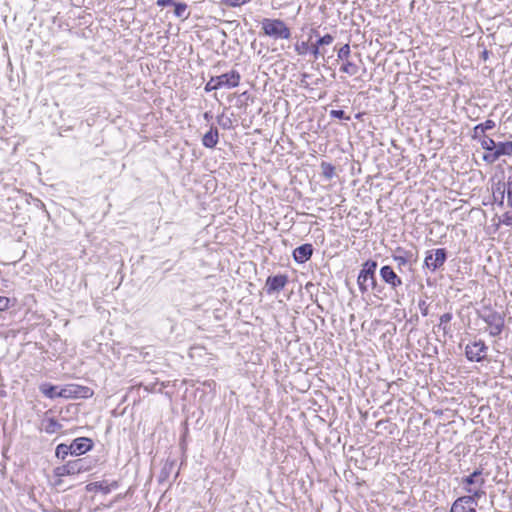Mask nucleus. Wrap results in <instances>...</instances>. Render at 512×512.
<instances>
[{"label": "nucleus", "instance_id": "obj_1", "mask_svg": "<svg viewBox=\"0 0 512 512\" xmlns=\"http://www.w3.org/2000/svg\"><path fill=\"white\" fill-rule=\"evenodd\" d=\"M376 269L377 262L374 260H368L363 263L357 278V283L362 293H366L369 290L374 292H381L383 290V288L377 284L375 277Z\"/></svg>", "mask_w": 512, "mask_h": 512}, {"label": "nucleus", "instance_id": "obj_2", "mask_svg": "<svg viewBox=\"0 0 512 512\" xmlns=\"http://www.w3.org/2000/svg\"><path fill=\"white\" fill-rule=\"evenodd\" d=\"M261 28L264 35L275 40L291 38L290 28L281 19L264 18L261 21Z\"/></svg>", "mask_w": 512, "mask_h": 512}, {"label": "nucleus", "instance_id": "obj_3", "mask_svg": "<svg viewBox=\"0 0 512 512\" xmlns=\"http://www.w3.org/2000/svg\"><path fill=\"white\" fill-rule=\"evenodd\" d=\"M483 321L489 326V334L493 337L500 335L504 329V316L496 311L482 316Z\"/></svg>", "mask_w": 512, "mask_h": 512}, {"label": "nucleus", "instance_id": "obj_4", "mask_svg": "<svg viewBox=\"0 0 512 512\" xmlns=\"http://www.w3.org/2000/svg\"><path fill=\"white\" fill-rule=\"evenodd\" d=\"M447 259V252L444 248L430 250L424 259V266L431 271L441 268Z\"/></svg>", "mask_w": 512, "mask_h": 512}, {"label": "nucleus", "instance_id": "obj_5", "mask_svg": "<svg viewBox=\"0 0 512 512\" xmlns=\"http://www.w3.org/2000/svg\"><path fill=\"white\" fill-rule=\"evenodd\" d=\"M488 347L483 340L474 341L465 347V356L471 362H481L485 359Z\"/></svg>", "mask_w": 512, "mask_h": 512}, {"label": "nucleus", "instance_id": "obj_6", "mask_svg": "<svg viewBox=\"0 0 512 512\" xmlns=\"http://www.w3.org/2000/svg\"><path fill=\"white\" fill-rule=\"evenodd\" d=\"M59 395L63 398H89L93 395V390L86 386L69 384L59 390Z\"/></svg>", "mask_w": 512, "mask_h": 512}, {"label": "nucleus", "instance_id": "obj_7", "mask_svg": "<svg viewBox=\"0 0 512 512\" xmlns=\"http://www.w3.org/2000/svg\"><path fill=\"white\" fill-rule=\"evenodd\" d=\"M512 155V141L506 142H498L496 143V148L491 153H485L483 155V160L492 164L496 162L501 156H510Z\"/></svg>", "mask_w": 512, "mask_h": 512}, {"label": "nucleus", "instance_id": "obj_8", "mask_svg": "<svg viewBox=\"0 0 512 512\" xmlns=\"http://www.w3.org/2000/svg\"><path fill=\"white\" fill-rule=\"evenodd\" d=\"M381 279L392 289L397 290L398 287L402 286V279L397 275L394 269L390 265H385L380 268Z\"/></svg>", "mask_w": 512, "mask_h": 512}, {"label": "nucleus", "instance_id": "obj_9", "mask_svg": "<svg viewBox=\"0 0 512 512\" xmlns=\"http://www.w3.org/2000/svg\"><path fill=\"white\" fill-rule=\"evenodd\" d=\"M287 283L288 276L285 274L269 276L265 282L266 293L272 295L276 292H279L286 286Z\"/></svg>", "mask_w": 512, "mask_h": 512}, {"label": "nucleus", "instance_id": "obj_10", "mask_svg": "<svg viewBox=\"0 0 512 512\" xmlns=\"http://www.w3.org/2000/svg\"><path fill=\"white\" fill-rule=\"evenodd\" d=\"M393 260L397 263L398 269L401 271L402 267L408 263H415L416 257L410 250H404L403 248H397L395 253L392 255Z\"/></svg>", "mask_w": 512, "mask_h": 512}, {"label": "nucleus", "instance_id": "obj_11", "mask_svg": "<svg viewBox=\"0 0 512 512\" xmlns=\"http://www.w3.org/2000/svg\"><path fill=\"white\" fill-rule=\"evenodd\" d=\"M93 447L92 440L86 437H79L72 441L70 444V449L72 451V455L79 456L82 455Z\"/></svg>", "mask_w": 512, "mask_h": 512}, {"label": "nucleus", "instance_id": "obj_12", "mask_svg": "<svg viewBox=\"0 0 512 512\" xmlns=\"http://www.w3.org/2000/svg\"><path fill=\"white\" fill-rule=\"evenodd\" d=\"M69 464L73 475L88 472L94 467V461L87 457L71 460Z\"/></svg>", "mask_w": 512, "mask_h": 512}, {"label": "nucleus", "instance_id": "obj_13", "mask_svg": "<svg viewBox=\"0 0 512 512\" xmlns=\"http://www.w3.org/2000/svg\"><path fill=\"white\" fill-rule=\"evenodd\" d=\"M218 79L221 87L225 88H234L237 87L240 83V74L236 70H231L228 73L222 74L220 76H215Z\"/></svg>", "mask_w": 512, "mask_h": 512}, {"label": "nucleus", "instance_id": "obj_14", "mask_svg": "<svg viewBox=\"0 0 512 512\" xmlns=\"http://www.w3.org/2000/svg\"><path fill=\"white\" fill-rule=\"evenodd\" d=\"M313 254V246L309 243L298 246L293 251V258L297 263H305Z\"/></svg>", "mask_w": 512, "mask_h": 512}, {"label": "nucleus", "instance_id": "obj_15", "mask_svg": "<svg viewBox=\"0 0 512 512\" xmlns=\"http://www.w3.org/2000/svg\"><path fill=\"white\" fill-rule=\"evenodd\" d=\"M119 484L117 481H113L110 484H107L105 481L92 482L86 485V490L88 492L92 491H101L104 494H109L113 489L118 488Z\"/></svg>", "mask_w": 512, "mask_h": 512}, {"label": "nucleus", "instance_id": "obj_16", "mask_svg": "<svg viewBox=\"0 0 512 512\" xmlns=\"http://www.w3.org/2000/svg\"><path fill=\"white\" fill-rule=\"evenodd\" d=\"M482 474L483 469H476L470 475L463 477L461 483L464 485V487H471L475 484H477L479 487H482L485 484V479L481 478Z\"/></svg>", "mask_w": 512, "mask_h": 512}, {"label": "nucleus", "instance_id": "obj_17", "mask_svg": "<svg viewBox=\"0 0 512 512\" xmlns=\"http://www.w3.org/2000/svg\"><path fill=\"white\" fill-rule=\"evenodd\" d=\"M218 141V129L214 126H211L209 131H207L202 137V145L206 148L212 149L217 145Z\"/></svg>", "mask_w": 512, "mask_h": 512}, {"label": "nucleus", "instance_id": "obj_18", "mask_svg": "<svg viewBox=\"0 0 512 512\" xmlns=\"http://www.w3.org/2000/svg\"><path fill=\"white\" fill-rule=\"evenodd\" d=\"M62 425L54 418L45 417L41 421V429L48 434H54L61 430Z\"/></svg>", "mask_w": 512, "mask_h": 512}, {"label": "nucleus", "instance_id": "obj_19", "mask_svg": "<svg viewBox=\"0 0 512 512\" xmlns=\"http://www.w3.org/2000/svg\"><path fill=\"white\" fill-rule=\"evenodd\" d=\"M494 127H495V122L493 120H490V119L486 120L483 123L477 124L473 128L472 138L473 139H480V137H483V135H485L486 131L492 130Z\"/></svg>", "mask_w": 512, "mask_h": 512}, {"label": "nucleus", "instance_id": "obj_20", "mask_svg": "<svg viewBox=\"0 0 512 512\" xmlns=\"http://www.w3.org/2000/svg\"><path fill=\"white\" fill-rule=\"evenodd\" d=\"M467 505L470 504V499L465 496L458 497L451 505L450 512H467Z\"/></svg>", "mask_w": 512, "mask_h": 512}, {"label": "nucleus", "instance_id": "obj_21", "mask_svg": "<svg viewBox=\"0 0 512 512\" xmlns=\"http://www.w3.org/2000/svg\"><path fill=\"white\" fill-rule=\"evenodd\" d=\"M479 487V489H473L472 487H464V490L470 495H464L467 499H470V504L477 505V501L485 494V492Z\"/></svg>", "mask_w": 512, "mask_h": 512}, {"label": "nucleus", "instance_id": "obj_22", "mask_svg": "<svg viewBox=\"0 0 512 512\" xmlns=\"http://www.w3.org/2000/svg\"><path fill=\"white\" fill-rule=\"evenodd\" d=\"M506 192V184L501 182L497 183L496 189L493 192V197L495 201H498L499 206H503Z\"/></svg>", "mask_w": 512, "mask_h": 512}, {"label": "nucleus", "instance_id": "obj_23", "mask_svg": "<svg viewBox=\"0 0 512 512\" xmlns=\"http://www.w3.org/2000/svg\"><path fill=\"white\" fill-rule=\"evenodd\" d=\"M40 390L41 392L48 398L50 399H53V398H56V397H61L59 395V391H58V388L54 385H50V384H44V385H41L40 386Z\"/></svg>", "mask_w": 512, "mask_h": 512}, {"label": "nucleus", "instance_id": "obj_24", "mask_svg": "<svg viewBox=\"0 0 512 512\" xmlns=\"http://www.w3.org/2000/svg\"><path fill=\"white\" fill-rule=\"evenodd\" d=\"M175 462L173 460H167L165 464L163 465L160 475H159V481L163 482L168 479L170 473L174 469Z\"/></svg>", "mask_w": 512, "mask_h": 512}, {"label": "nucleus", "instance_id": "obj_25", "mask_svg": "<svg viewBox=\"0 0 512 512\" xmlns=\"http://www.w3.org/2000/svg\"><path fill=\"white\" fill-rule=\"evenodd\" d=\"M478 140L480 142L481 147L486 151V153H491L492 151H494V148H496V142L486 135H483V137H480V139Z\"/></svg>", "mask_w": 512, "mask_h": 512}, {"label": "nucleus", "instance_id": "obj_26", "mask_svg": "<svg viewBox=\"0 0 512 512\" xmlns=\"http://www.w3.org/2000/svg\"><path fill=\"white\" fill-rule=\"evenodd\" d=\"M340 71L350 76H354L359 72V67L355 63L347 60L340 67Z\"/></svg>", "mask_w": 512, "mask_h": 512}, {"label": "nucleus", "instance_id": "obj_27", "mask_svg": "<svg viewBox=\"0 0 512 512\" xmlns=\"http://www.w3.org/2000/svg\"><path fill=\"white\" fill-rule=\"evenodd\" d=\"M69 454L72 455L70 445L61 443L56 447L55 455L57 458L64 460Z\"/></svg>", "mask_w": 512, "mask_h": 512}, {"label": "nucleus", "instance_id": "obj_28", "mask_svg": "<svg viewBox=\"0 0 512 512\" xmlns=\"http://www.w3.org/2000/svg\"><path fill=\"white\" fill-rule=\"evenodd\" d=\"M53 473L58 478H61V477H64V476L73 475L72 471H71V467H70L69 461L66 464H64V465H61V466H58V467L54 468Z\"/></svg>", "mask_w": 512, "mask_h": 512}, {"label": "nucleus", "instance_id": "obj_29", "mask_svg": "<svg viewBox=\"0 0 512 512\" xmlns=\"http://www.w3.org/2000/svg\"><path fill=\"white\" fill-rule=\"evenodd\" d=\"M174 14L178 18L187 19L189 13H187V5L185 3H174Z\"/></svg>", "mask_w": 512, "mask_h": 512}, {"label": "nucleus", "instance_id": "obj_30", "mask_svg": "<svg viewBox=\"0 0 512 512\" xmlns=\"http://www.w3.org/2000/svg\"><path fill=\"white\" fill-rule=\"evenodd\" d=\"M321 169H322V175L326 179H332L334 177V175H335V167L332 164L326 163V162H322Z\"/></svg>", "mask_w": 512, "mask_h": 512}, {"label": "nucleus", "instance_id": "obj_31", "mask_svg": "<svg viewBox=\"0 0 512 512\" xmlns=\"http://www.w3.org/2000/svg\"><path fill=\"white\" fill-rule=\"evenodd\" d=\"M217 123L223 128V129H230L232 128V120L230 117L225 116L223 113L221 115L217 116Z\"/></svg>", "mask_w": 512, "mask_h": 512}, {"label": "nucleus", "instance_id": "obj_32", "mask_svg": "<svg viewBox=\"0 0 512 512\" xmlns=\"http://www.w3.org/2000/svg\"><path fill=\"white\" fill-rule=\"evenodd\" d=\"M350 53H351V50H350V46L349 44H345L343 45L339 50H338V53H337V57L338 59L340 60H345L347 61L349 56H350Z\"/></svg>", "mask_w": 512, "mask_h": 512}, {"label": "nucleus", "instance_id": "obj_33", "mask_svg": "<svg viewBox=\"0 0 512 512\" xmlns=\"http://www.w3.org/2000/svg\"><path fill=\"white\" fill-rule=\"evenodd\" d=\"M221 88L222 87L219 84L218 79H216V77H211L210 80L206 83L204 89H205L206 92H210V91L218 90V89H221Z\"/></svg>", "mask_w": 512, "mask_h": 512}, {"label": "nucleus", "instance_id": "obj_34", "mask_svg": "<svg viewBox=\"0 0 512 512\" xmlns=\"http://www.w3.org/2000/svg\"><path fill=\"white\" fill-rule=\"evenodd\" d=\"M13 306V301L5 296H0V312L8 310Z\"/></svg>", "mask_w": 512, "mask_h": 512}, {"label": "nucleus", "instance_id": "obj_35", "mask_svg": "<svg viewBox=\"0 0 512 512\" xmlns=\"http://www.w3.org/2000/svg\"><path fill=\"white\" fill-rule=\"evenodd\" d=\"M451 319H452V314L451 313H444L443 315L440 316L439 327L443 328L444 333H447V326H446V324H448L451 321Z\"/></svg>", "mask_w": 512, "mask_h": 512}, {"label": "nucleus", "instance_id": "obj_36", "mask_svg": "<svg viewBox=\"0 0 512 512\" xmlns=\"http://www.w3.org/2000/svg\"><path fill=\"white\" fill-rule=\"evenodd\" d=\"M310 49V46L308 44V42H301V43H297L295 45V51L297 52L298 55H304L306 54Z\"/></svg>", "mask_w": 512, "mask_h": 512}, {"label": "nucleus", "instance_id": "obj_37", "mask_svg": "<svg viewBox=\"0 0 512 512\" xmlns=\"http://www.w3.org/2000/svg\"><path fill=\"white\" fill-rule=\"evenodd\" d=\"M334 41V37L330 34H326L322 37H320L316 43L321 47L324 45H330Z\"/></svg>", "mask_w": 512, "mask_h": 512}, {"label": "nucleus", "instance_id": "obj_38", "mask_svg": "<svg viewBox=\"0 0 512 512\" xmlns=\"http://www.w3.org/2000/svg\"><path fill=\"white\" fill-rule=\"evenodd\" d=\"M330 116L341 120H350V117L347 116L343 110H331Z\"/></svg>", "mask_w": 512, "mask_h": 512}, {"label": "nucleus", "instance_id": "obj_39", "mask_svg": "<svg viewBox=\"0 0 512 512\" xmlns=\"http://www.w3.org/2000/svg\"><path fill=\"white\" fill-rule=\"evenodd\" d=\"M230 7H238L250 2L251 0H223Z\"/></svg>", "mask_w": 512, "mask_h": 512}, {"label": "nucleus", "instance_id": "obj_40", "mask_svg": "<svg viewBox=\"0 0 512 512\" xmlns=\"http://www.w3.org/2000/svg\"><path fill=\"white\" fill-rule=\"evenodd\" d=\"M419 310L423 316H427L429 313V304L425 300H420L418 303Z\"/></svg>", "mask_w": 512, "mask_h": 512}, {"label": "nucleus", "instance_id": "obj_41", "mask_svg": "<svg viewBox=\"0 0 512 512\" xmlns=\"http://www.w3.org/2000/svg\"><path fill=\"white\" fill-rule=\"evenodd\" d=\"M309 51L313 54L314 58L317 59L320 55H323L324 53L320 51V46L315 43L310 46Z\"/></svg>", "mask_w": 512, "mask_h": 512}, {"label": "nucleus", "instance_id": "obj_42", "mask_svg": "<svg viewBox=\"0 0 512 512\" xmlns=\"http://www.w3.org/2000/svg\"><path fill=\"white\" fill-rule=\"evenodd\" d=\"M506 186H507V203H508V206H510L512 208V182L510 181H507V183H505Z\"/></svg>", "mask_w": 512, "mask_h": 512}, {"label": "nucleus", "instance_id": "obj_43", "mask_svg": "<svg viewBox=\"0 0 512 512\" xmlns=\"http://www.w3.org/2000/svg\"><path fill=\"white\" fill-rule=\"evenodd\" d=\"M501 222L506 226L512 225V213L506 212L502 215Z\"/></svg>", "mask_w": 512, "mask_h": 512}, {"label": "nucleus", "instance_id": "obj_44", "mask_svg": "<svg viewBox=\"0 0 512 512\" xmlns=\"http://www.w3.org/2000/svg\"><path fill=\"white\" fill-rule=\"evenodd\" d=\"M157 6L165 7L174 4L173 0H157Z\"/></svg>", "mask_w": 512, "mask_h": 512}, {"label": "nucleus", "instance_id": "obj_45", "mask_svg": "<svg viewBox=\"0 0 512 512\" xmlns=\"http://www.w3.org/2000/svg\"><path fill=\"white\" fill-rule=\"evenodd\" d=\"M467 512H476L474 505H467Z\"/></svg>", "mask_w": 512, "mask_h": 512}, {"label": "nucleus", "instance_id": "obj_46", "mask_svg": "<svg viewBox=\"0 0 512 512\" xmlns=\"http://www.w3.org/2000/svg\"><path fill=\"white\" fill-rule=\"evenodd\" d=\"M204 118H205L206 120H210V119L212 118V115L210 114V112H205V113H204Z\"/></svg>", "mask_w": 512, "mask_h": 512}, {"label": "nucleus", "instance_id": "obj_47", "mask_svg": "<svg viewBox=\"0 0 512 512\" xmlns=\"http://www.w3.org/2000/svg\"><path fill=\"white\" fill-rule=\"evenodd\" d=\"M487 54H488V53H487V51H484V52H483V57H484V58H486V57H487Z\"/></svg>", "mask_w": 512, "mask_h": 512}, {"label": "nucleus", "instance_id": "obj_48", "mask_svg": "<svg viewBox=\"0 0 512 512\" xmlns=\"http://www.w3.org/2000/svg\"><path fill=\"white\" fill-rule=\"evenodd\" d=\"M508 181L512 182V178H511V177H509V178H508Z\"/></svg>", "mask_w": 512, "mask_h": 512}]
</instances>
